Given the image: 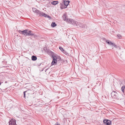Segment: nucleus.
Listing matches in <instances>:
<instances>
[{"label": "nucleus", "instance_id": "26", "mask_svg": "<svg viewBox=\"0 0 125 125\" xmlns=\"http://www.w3.org/2000/svg\"><path fill=\"white\" fill-rule=\"evenodd\" d=\"M34 37L35 38L36 37H37V36L36 35H34Z\"/></svg>", "mask_w": 125, "mask_h": 125}, {"label": "nucleus", "instance_id": "3", "mask_svg": "<svg viewBox=\"0 0 125 125\" xmlns=\"http://www.w3.org/2000/svg\"><path fill=\"white\" fill-rule=\"evenodd\" d=\"M71 24H72L73 25H75L77 26V27L78 28L82 26V24L80 22L77 21H74L73 20V22L71 23Z\"/></svg>", "mask_w": 125, "mask_h": 125}, {"label": "nucleus", "instance_id": "5", "mask_svg": "<svg viewBox=\"0 0 125 125\" xmlns=\"http://www.w3.org/2000/svg\"><path fill=\"white\" fill-rule=\"evenodd\" d=\"M111 96L114 98H118V94L115 91H113L112 92L111 94Z\"/></svg>", "mask_w": 125, "mask_h": 125}, {"label": "nucleus", "instance_id": "17", "mask_svg": "<svg viewBox=\"0 0 125 125\" xmlns=\"http://www.w3.org/2000/svg\"><path fill=\"white\" fill-rule=\"evenodd\" d=\"M32 9L33 12L36 13L37 11H38V10L36 9V8H33Z\"/></svg>", "mask_w": 125, "mask_h": 125}, {"label": "nucleus", "instance_id": "13", "mask_svg": "<svg viewBox=\"0 0 125 125\" xmlns=\"http://www.w3.org/2000/svg\"><path fill=\"white\" fill-rule=\"evenodd\" d=\"M58 3V1H53L51 3L53 5H55Z\"/></svg>", "mask_w": 125, "mask_h": 125}, {"label": "nucleus", "instance_id": "9", "mask_svg": "<svg viewBox=\"0 0 125 125\" xmlns=\"http://www.w3.org/2000/svg\"><path fill=\"white\" fill-rule=\"evenodd\" d=\"M34 35V33L32 32V31H28L27 30L26 35H29L31 36L33 35Z\"/></svg>", "mask_w": 125, "mask_h": 125}, {"label": "nucleus", "instance_id": "27", "mask_svg": "<svg viewBox=\"0 0 125 125\" xmlns=\"http://www.w3.org/2000/svg\"><path fill=\"white\" fill-rule=\"evenodd\" d=\"M1 84V83H0V85Z\"/></svg>", "mask_w": 125, "mask_h": 125}, {"label": "nucleus", "instance_id": "1", "mask_svg": "<svg viewBox=\"0 0 125 125\" xmlns=\"http://www.w3.org/2000/svg\"><path fill=\"white\" fill-rule=\"evenodd\" d=\"M52 57L53 58V60L51 64V65L56 64L57 61H58V59H59V60L60 59H61L60 57L57 58L56 56L53 55L52 56Z\"/></svg>", "mask_w": 125, "mask_h": 125}, {"label": "nucleus", "instance_id": "7", "mask_svg": "<svg viewBox=\"0 0 125 125\" xmlns=\"http://www.w3.org/2000/svg\"><path fill=\"white\" fill-rule=\"evenodd\" d=\"M104 123L107 125H111V121L107 119H104L103 121Z\"/></svg>", "mask_w": 125, "mask_h": 125}, {"label": "nucleus", "instance_id": "28", "mask_svg": "<svg viewBox=\"0 0 125 125\" xmlns=\"http://www.w3.org/2000/svg\"><path fill=\"white\" fill-rule=\"evenodd\" d=\"M7 83V81H6L5 82V83Z\"/></svg>", "mask_w": 125, "mask_h": 125}, {"label": "nucleus", "instance_id": "12", "mask_svg": "<svg viewBox=\"0 0 125 125\" xmlns=\"http://www.w3.org/2000/svg\"><path fill=\"white\" fill-rule=\"evenodd\" d=\"M37 59V57L36 56L34 55L32 56L31 57V59L33 61H35Z\"/></svg>", "mask_w": 125, "mask_h": 125}, {"label": "nucleus", "instance_id": "11", "mask_svg": "<svg viewBox=\"0 0 125 125\" xmlns=\"http://www.w3.org/2000/svg\"><path fill=\"white\" fill-rule=\"evenodd\" d=\"M106 42L109 45H112L114 44V43H112L111 41H109V40H106Z\"/></svg>", "mask_w": 125, "mask_h": 125}, {"label": "nucleus", "instance_id": "6", "mask_svg": "<svg viewBox=\"0 0 125 125\" xmlns=\"http://www.w3.org/2000/svg\"><path fill=\"white\" fill-rule=\"evenodd\" d=\"M9 125H17L15 119H11L9 122Z\"/></svg>", "mask_w": 125, "mask_h": 125}, {"label": "nucleus", "instance_id": "2", "mask_svg": "<svg viewBox=\"0 0 125 125\" xmlns=\"http://www.w3.org/2000/svg\"><path fill=\"white\" fill-rule=\"evenodd\" d=\"M62 17L64 21H66L68 23H71L73 22V20L68 19L67 16L65 14L63 15Z\"/></svg>", "mask_w": 125, "mask_h": 125}, {"label": "nucleus", "instance_id": "15", "mask_svg": "<svg viewBox=\"0 0 125 125\" xmlns=\"http://www.w3.org/2000/svg\"><path fill=\"white\" fill-rule=\"evenodd\" d=\"M80 27L82 29V30H84V29H85L86 27V26L85 24H82V26Z\"/></svg>", "mask_w": 125, "mask_h": 125}, {"label": "nucleus", "instance_id": "24", "mask_svg": "<svg viewBox=\"0 0 125 125\" xmlns=\"http://www.w3.org/2000/svg\"><path fill=\"white\" fill-rule=\"evenodd\" d=\"M116 48H119V49H120V47L119 46H118Z\"/></svg>", "mask_w": 125, "mask_h": 125}, {"label": "nucleus", "instance_id": "10", "mask_svg": "<svg viewBox=\"0 0 125 125\" xmlns=\"http://www.w3.org/2000/svg\"><path fill=\"white\" fill-rule=\"evenodd\" d=\"M26 30H25L23 31L19 30L18 31V32L21 34H23L25 35H26Z\"/></svg>", "mask_w": 125, "mask_h": 125}, {"label": "nucleus", "instance_id": "21", "mask_svg": "<svg viewBox=\"0 0 125 125\" xmlns=\"http://www.w3.org/2000/svg\"><path fill=\"white\" fill-rule=\"evenodd\" d=\"M63 53L66 55H68V53L64 50L63 52Z\"/></svg>", "mask_w": 125, "mask_h": 125}, {"label": "nucleus", "instance_id": "19", "mask_svg": "<svg viewBox=\"0 0 125 125\" xmlns=\"http://www.w3.org/2000/svg\"><path fill=\"white\" fill-rule=\"evenodd\" d=\"M59 49L61 51H62L63 52L64 51V49H63L62 47L61 46H60L59 47Z\"/></svg>", "mask_w": 125, "mask_h": 125}, {"label": "nucleus", "instance_id": "22", "mask_svg": "<svg viewBox=\"0 0 125 125\" xmlns=\"http://www.w3.org/2000/svg\"><path fill=\"white\" fill-rule=\"evenodd\" d=\"M27 92V91H24L23 92L24 96L23 97L25 98V93Z\"/></svg>", "mask_w": 125, "mask_h": 125}, {"label": "nucleus", "instance_id": "4", "mask_svg": "<svg viewBox=\"0 0 125 125\" xmlns=\"http://www.w3.org/2000/svg\"><path fill=\"white\" fill-rule=\"evenodd\" d=\"M70 2V1L68 0L67 1L66 0H64L63 1V3L64 4V5L66 6V7H64L62 5H61V8L62 9H63L64 8H66L67 7V6L68 5L69 3Z\"/></svg>", "mask_w": 125, "mask_h": 125}, {"label": "nucleus", "instance_id": "20", "mask_svg": "<svg viewBox=\"0 0 125 125\" xmlns=\"http://www.w3.org/2000/svg\"><path fill=\"white\" fill-rule=\"evenodd\" d=\"M117 36L118 37V38L119 39H120L121 37V35L118 34L117 35Z\"/></svg>", "mask_w": 125, "mask_h": 125}, {"label": "nucleus", "instance_id": "25", "mask_svg": "<svg viewBox=\"0 0 125 125\" xmlns=\"http://www.w3.org/2000/svg\"><path fill=\"white\" fill-rule=\"evenodd\" d=\"M55 125H60L58 124V123H56Z\"/></svg>", "mask_w": 125, "mask_h": 125}, {"label": "nucleus", "instance_id": "23", "mask_svg": "<svg viewBox=\"0 0 125 125\" xmlns=\"http://www.w3.org/2000/svg\"><path fill=\"white\" fill-rule=\"evenodd\" d=\"M113 45L114 46V47H115V48H116L117 47V46H116V45H115V43H114V44H113V45Z\"/></svg>", "mask_w": 125, "mask_h": 125}, {"label": "nucleus", "instance_id": "14", "mask_svg": "<svg viewBox=\"0 0 125 125\" xmlns=\"http://www.w3.org/2000/svg\"><path fill=\"white\" fill-rule=\"evenodd\" d=\"M56 26V24L54 22H53L51 24V26L53 27H54Z\"/></svg>", "mask_w": 125, "mask_h": 125}, {"label": "nucleus", "instance_id": "16", "mask_svg": "<svg viewBox=\"0 0 125 125\" xmlns=\"http://www.w3.org/2000/svg\"><path fill=\"white\" fill-rule=\"evenodd\" d=\"M43 17H47L50 19H51V17L47 14H45V13L43 16Z\"/></svg>", "mask_w": 125, "mask_h": 125}, {"label": "nucleus", "instance_id": "8", "mask_svg": "<svg viewBox=\"0 0 125 125\" xmlns=\"http://www.w3.org/2000/svg\"><path fill=\"white\" fill-rule=\"evenodd\" d=\"M36 14L37 15H39L40 16H43L44 13L38 10L37 11Z\"/></svg>", "mask_w": 125, "mask_h": 125}, {"label": "nucleus", "instance_id": "18", "mask_svg": "<svg viewBox=\"0 0 125 125\" xmlns=\"http://www.w3.org/2000/svg\"><path fill=\"white\" fill-rule=\"evenodd\" d=\"M125 87V86L123 85L121 88L122 91L123 93H124V89Z\"/></svg>", "mask_w": 125, "mask_h": 125}]
</instances>
